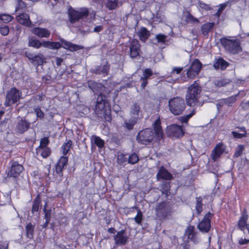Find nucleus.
Here are the masks:
<instances>
[{"instance_id": "obj_13", "label": "nucleus", "mask_w": 249, "mask_h": 249, "mask_svg": "<svg viewBox=\"0 0 249 249\" xmlns=\"http://www.w3.org/2000/svg\"><path fill=\"white\" fill-rule=\"evenodd\" d=\"M167 134L172 137L179 138L183 135L184 132L180 126L173 124L167 127Z\"/></svg>"}, {"instance_id": "obj_62", "label": "nucleus", "mask_w": 249, "mask_h": 249, "mask_svg": "<svg viewBox=\"0 0 249 249\" xmlns=\"http://www.w3.org/2000/svg\"><path fill=\"white\" fill-rule=\"evenodd\" d=\"M227 6V4L226 3H223V4H221L219 6V8L218 9V10L222 12L224 9L225 8V7H226Z\"/></svg>"}, {"instance_id": "obj_44", "label": "nucleus", "mask_w": 249, "mask_h": 249, "mask_svg": "<svg viewBox=\"0 0 249 249\" xmlns=\"http://www.w3.org/2000/svg\"><path fill=\"white\" fill-rule=\"evenodd\" d=\"M152 75V71L150 69H146L143 72L142 76L141 79H147L150 76Z\"/></svg>"}, {"instance_id": "obj_32", "label": "nucleus", "mask_w": 249, "mask_h": 249, "mask_svg": "<svg viewBox=\"0 0 249 249\" xmlns=\"http://www.w3.org/2000/svg\"><path fill=\"white\" fill-rule=\"evenodd\" d=\"M36 153L37 154H40L42 157L45 158L50 155L51 151L49 147H37L36 148Z\"/></svg>"}, {"instance_id": "obj_31", "label": "nucleus", "mask_w": 249, "mask_h": 249, "mask_svg": "<svg viewBox=\"0 0 249 249\" xmlns=\"http://www.w3.org/2000/svg\"><path fill=\"white\" fill-rule=\"evenodd\" d=\"M91 141L100 148L103 147L104 146V141L98 136L92 135L91 137Z\"/></svg>"}, {"instance_id": "obj_11", "label": "nucleus", "mask_w": 249, "mask_h": 249, "mask_svg": "<svg viewBox=\"0 0 249 249\" xmlns=\"http://www.w3.org/2000/svg\"><path fill=\"white\" fill-rule=\"evenodd\" d=\"M213 214L209 212L207 213L202 220L198 224L197 228L202 232H208L211 228V220Z\"/></svg>"}, {"instance_id": "obj_8", "label": "nucleus", "mask_w": 249, "mask_h": 249, "mask_svg": "<svg viewBox=\"0 0 249 249\" xmlns=\"http://www.w3.org/2000/svg\"><path fill=\"white\" fill-rule=\"evenodd\" d=\"M222 46L231 53L235 54L241 51L239 40L223 38L221 40Z\"/></svg>"}, {"instance_id": "obj_47", "label": "nucleus", "mask_w": 249, "mask_h": 249, "mask_svg": "<svg viewBox=\"0 0 249 249\" xmlns=\"http://www.w3.org/2000/svg\"><path fill=\"white\" fill-rule=\"evenodd\" d=\"M40 205V201L38 200L37 198L35 199L33 202V205L32 207V212L33 213L37 212Z\"/></svg>"}, {"instance_id": "obj_30", "label": "nucleus", "mask_w": 249, "mask_h": 249, "mask_svg": "<svg viewBox=\"0 0 249 249\" xmlns=\"http://www.w3.org/2000/svg\"><path fill=\"white\" fill-rule=\"evenodd\" d=\"M238 128L242 133H240L235 131H232L231 134L233 137L236 139H242L244 137H245L247 135V131L246 130L245 127L243 126L239 127Z\"/></svg>"}, {"instance_id": "obj_48", "label": "nucleus", "mask_w": 249, "mask_h": 249, "mask_svg": "<svg viewBox=\"0 0 249 249\" xmlns=\"http://www.w3.org/2000/svg\"><path fill=\"white\" fill-rule=\"evenodd\" d=\"M49 141L47 137H44L40 142V145L38 147L44 148L47 147V145L48 144Z\"/></svg>"}, {"instance_id": "obj_29", "label": "nucleus", "mask_w": 249, "mask_h": 249, "mask_svg": "<svg viewBox=\"0 0 249 249\" xmlns=\"http://www.w3.org/2000/svg\"><path fill=\"white\" fill-rule=\"evenodd\" d=\"M237 95L231 96L228 98L221 100L220 103L227 105L228 106H231L235 102L237 99Z\"/></svg>"}, {"instance_id": "obj_37", "label": "nucleus", "mask_w": 249, "mask_h": 249, "mask_svg": "<svg viewBox=\"0 0 249 249\" xmlns=\"http://www.w3.org/2000/svg\"><path fill=\"white\" fill-rule=\"evenodd\" d=\"M72 142L71 141H69L66 143H65L62 146V152L63 155H66L70 149Z\"/></svg>"}, {"instance_id": "obj_17", "label": "nucleus", "mask_w": 249, "mask_h": 249, "mask_svg": "<svg viewBox=\"0 0 249 249\" xmlns=\"http://www.w3.org/2000/svg\"><path fill=\"white\" fill-rule=\"evenodd\" d=\"M185 233L188 239L194 244H197L199 242L200 239L198 237L197 232L195 231L194 226H189L187 227Z\"/></svg>"}, {"instance_id": "obj_51", "label": "nucleus", "mask_w": 249, "mask_h": 249, "mask_svg": "<svg viewBox=\"0 0 249 249\" xmlns=\"http://www.w3.org/2000/svg\"><path fill=\"white\" fill-rule=\"evenodd\" d=\"M34 109L37 117L40 119L43 118L44 114L43 112L41 110L40 107H36Z\"/></svg>"}, {"instance_id": "obj_42", "label": "nucleus", "mask_w": 249, "mask_h": 249, "mask_svg": "<svg viewBox=\"0 0 249 249\" xmlns=\"http://www.w3.org/2000/svg\"><path fill=\"white\" fill-rule=\"evenodd\" d=\"M244 149V146L243 145H239L236 148L235 152L234 154V157L237 158L241 155Z\"/></svg>"}, {"instance_id": "obj_58", "label": "nucleus", "mask_w": 249, "mask_h": 249, "mask_svg": "<svg viewBox=\"0 0 249 249\" xmlns=\"http://www.w3.org/2000/svg\"><path fill=\"white\" fill-rule=\"evenodd\" d=\"M45 97V94L42 93H39L36 96V100L41 101L44 99Z\"/></svg>"}, {"instance_id": "obj_20", "label": "nucleus", "mask_w": 249, "mask_h": 249, "mask_svg": "<svg viewBox=\"0 0 249 249\" xmlns=\"http://www.w3.org/2000/svg\"><path fill=\"white\" fill-rule=\"evenodd\" d=\"M67 162L68 158L64 156L61 157L58 161L55 166V171L59 176H62V170L66 165Z\"/></svg>"}, {"instance_id": "obj_5", "label": "nucleus", "mask_w": 249, "mask_h": 249, "mask_svg": "<svg viewBox=\"0 0 249 249\" xmlns=\"http://www.w3.org/2000/svg\"><path fill=\"white\" fill-rule=\"evenodd\" d=\"M89 87L95 94L99 95L97 99V103L95 106L96 111H102L105 107V97L103 96L101 92L103 88V85L101 83H96L93 81L89 82Z\"/></svg>"}, {"instance_id": "obj_57", "label": "nucleus", "mask_w": 249, "mask_h": 249, "mask_svg": "<svg viewBox=\"0 0 249 249\" xmlns=\"http://www.w3.org/2000/svg\"><path fill=\"white\" fill-rule=\"evenodd\" d=\"M35 55H35L34 54H33L32 53H29V52H26L25 53V56L28 58V59L31 62H33Z\"/></svg>"}, {"instance_id": "obj_45", "label": "nucleus", "mask_w": 249, "mask_h": 249, "mask_svg": "<svg viewBox=\"0 0 249 249\" xmlns=\"http://www.w3.org/2000/svg\"><path fill=\"white\" fill-rule=\"evenodd\" d=\"M139 160L138 156L136 154L131 155L128 158V162L134 164L138 162Z\"/></svg>"}, {"instance_id": "obj_52", "label": "nucleus", "mask_w": 249, "mask_h": 249, "mask_svg": "<svg viewBox=\"0 0 249 249\" xmlns=\"http://www.w3.org/2000/svg\"><path fill=\"white\" fill-rule=\"evenodd\" d=\"M195 114L194 110L193 111L192 113L186 115L185 116L182 117L180 118V121L182 123H187L188 120Z\"/></svg>"}, {"instance_id": "obj_53", "label": "nucleus", "mask_w": 249, "mask_h": 249, "mask_svg": "<svg viewBox=\"0 0 249 249\" xmlns=\"http://www.w3.org/2000/svg\"><path fill=\"white\" fill-rule=\"evenodd\" d=\"M198 4L199 8L202 9H204L206 11H208L211 9V8L209 5L205 4L203 2H199Z\"/></svg>"}, {"instance_id": "obj_40", "label": "nucleus", "mask_w": 249, "mask_h": 249, "mask_svg": "<svg viewBox=\"0 0 249 249\" xmlns=\"http://www.w3.org/2000/svg\"><path fill=\"white\" fill-rule=\"evenodd\" d=\"M202 199L197 198L196 203V210L198 214H200L202 211Z\"/></svg>"}, {"instance_id": "obj_43", "label": "nucleus", "mask_w": 249, "mask_h": 249, "mask_svg": "<svg viewBox=\"0 0 249 249\" xmlns=\"http://www.w3.org/2000/svg\"><path fill=\"white\" fill-rule=\"evenodd\" d=\"M170 186L169 183L168 182L163 183L161 187V192L163 194L168 196V193H170Z\"/></svg>"}, {"instance_id": "obj_3", "label": "nucleus", "mask_w": 249, "mask_h": 249, "mask_svg": "<svg viewBox=\"0 0 249 249\" xmlns=\"http://www.w3.org/2000/svg\"><path fill=\"white\" fill-rule=\"evenodd\" d=\"M200 92L201 88L196 82L191 85L188 88L186 97L188 105L194 106L196 105L201 106L202 105L198 101Z\"/></svg>"}, {"instance_id": "obj_16", "label": "nucleus", "mask_w": 249, "mask_h": 249, "mask_svg": "<svg viewBox=\"0 0 249 249\" xmlns=\"http://www.w3.org/2000/svg\"><path fill=\"white\" fill-rule=\"evenodd\" d=\"M115 243L117 246H122L126 244L128 240V237L126 235L124 230H121L118 231L114 236Z\"/></svg>"}, {"instance_id": "obj_59", "label": "nucleus", "mask_w": 249, "mask_h": 249, "mask_svg": "<svg viewBox=\"0 0 249 249\" xmlns=\"http://www.w3.org/2000/svg\"><path fill=\"white\" fill-rule=\"evenodd\" d=\"M58 0H48L47 2L50 5H52L53 6L55 5Z\"/></svg>"}, {"instance_id": "obj_49", "label": "nucleus", "mask_w": 249, "mask_h": 249, "mask_svg": "<svg viewBox=\"0 0 249 249\" xmlns=\"http://www.w3.org/2000/svg\"><path fill=\"white\" fill-rule=\"evenodd\" d=\"M0 32L2 36H7L9 32V29L8 26L2 25L0 28Z\"/></svg>"}, {"instance_id": "obj_50", "label": "nucleus", "mask_w": 249, "mask_h": 249, "mask_svg": "<svg viewBox=\"0 0 249 249\" xmlns=\"http://www.w3.org/2000/svg\"><path fill=\"white\" fill-rule=\"evenodd\" d=\"M166 37V36L163 34H159L156 35V38L159 43H164Z\"/></svg>"}, {"instance_id": "obj_35", "label": "nucleus", "mask_w": 249, "mask_h": 249, "mask_svg": "<svg viewBox=\"0 0 249 249\" xmlns=\"http://www.w3.org/2000/svg\"><path fill=\"white\" fill-rule=\"evenodd\" d=\"M44 211L45 213V219L46 220L45 223L44 224L43 227H46L50 222L51 217V209L46 210L45 208H44Z\"/></svg>"}, {"instance_id": "obj_6", "label": "nucleus", "mask_w": 249, "mask_h": 249, "mask_svg": "<svg viewBox=\"0 0 249 249\" xmlns=\"http://www.w3.org/2000/svg\"><path fill=\"white\" fill-rule=\"evenodd\" d=\"M69 19L72 24L76 22L80 19L87 18L89 11L86 8H81L75 10L70 6L68 10Z\"/></svg>"}, {"instance_id": "obj_1", "label": "nucleus", "mask_w": 249, "mask_h": 249, "mask_svg": "<svg viewBox=\"0 0 249 249\" xmlns=\"http://www.w3.org/2000/svg\"><path fill=\"white\" fill-rule=\"evenodd\" d=\"M160 117L158 118L153 124L154 132L151 128H146L139 132L137 140L142 144H147L154 139L160 140L162 137L163 132L160 125Z\"/></svg>"}, {"instance_id": "obj_14", "label": "nucleus", "mask_w": 249, "mask_h": 249, "mask_svg": "<svg viewBox=\"0 0 249 249\" xmlns=\"http://www.w3.org/2000/svg\"><path fill=\"white\" fill-rule=\"evenodd\" d=\"M226 146L222 142L217 143L212 150L211 157L214 161H216L224 153Z\"/></svg>"}, {"instance_id": "obj_34", "label": "nucleus", "mask_w": 249, "mask_h": 249, "mask_svg": "<svg viewBox=\"0 0 249 249\" xmlns=\"http://www.w3.org/2000/svg\"><path fill=\"white\" fill-rule=\"evenodd\" d=\"M44 61L45 60L43 55L38 54L35 55L34 59L32 63H34L35 64H37V65H41L43 64Z\"/></svg>"}, {"instance_id": "obj_46", "label": "nucleus", "mask_w": 249, "mask_h": 249, "mask_svg": "<svg viewBox=\"0 0 249 249\" xmlns=\"http://www.w3.org/2000/svg\"><path fill=\"white\" fill-rule=\"evenodd\" d=\"M17 4L16 11H18L20 9L23 8L25 7V3L22 0H15Z\"/></svg>"}, {"instance_id": "obj_18", "label": "nucleus", "mask_w": 249, "mask_h": 249, "mask_svg": "<svg viewBox=\"0 0 249 249\" xmlns=\"http://www.w3.org/2000/svg\"><path fill=\"white\" fill-rule=\"evenodd\" d=\"M31 32L40 38H48L51 34L49 30L41 27H35L31 29Z\"/></svg>"}, {"instance_id": "obj_25", "label": "nucleus", "mask_w": 249, "mask_h": 249, "mask_svg": "<svg viewBox=\"0 0 249 249\" xmlns=\"http://www.w3.org/2000/svg\"><path fill=\"white\" fill-rule=\"evenodd\" d=\"M28 46L36 49H39L42 46V44L41 42L35 37L29 36L28 37Z\"/></svg>"}, {"instance_id": "obj_15", "label": "nucleus", "mask_w": 249, "mask_h": 249, "mask_svg": "<svg viewBox=\"0 0 249 249\" xmlns=\"http://www.w3.org/2000/svg\"><path fill=\"white\" fill-rule=\"evenodd\" d=\"M23 170V166L19 164L17 161H13L11 163L10 169L8 172V175L16 178L18 177Z\"/></svg>"}, {"instance_id": "obj_24", "label": "nucleus", "mask_w": 249, "mask_h": 249, "mask_svg": "<svg viewBox=\"0 0 249 249\" xmlns=\"http://www.w3.org/2000/svg\"><path fill=\"white\" fill-rule=\"evenodd\" d=\"M229 64L221 58L215 59L213 63V67L216 69H220L221 70L225 69L228 66Z\"/></svg>"}, {"instance_id": "obj_9", "label": "nucleus", "mask_w": 249, "mask_h": 249, "mask_svg": "<svg viewBox=\"0 0 249 249\" xmlns=\"http://www.w3.org/2000/svg\"><path fill=\"white\" fill-rule=\"evenodd\" d=\"M156 214L160 220L166 219L169 215L170 208L167 203L165 202H162L158 203L155 208Z\"/></svg>"}, {"instance_id": "obj_54", "label": "nucleus", "mask_w": 249, "mask_h": 249, "mask_svg": "<svg viewBox=\"0 0 249 249\" xmlns=\"http://www.w3.org/2000/svg\"><path fill=\"white\" fill-rule=\"evenodd\" d=\"M183 70L182 67H175L173 69L171 72V76L173 77L175 73L178 74Z\"/></svg>"}, {"instance_id": "obj_41", "label": "nucleus", "mask_w": 249, "mask_h": 249, "mask_svg": "<svg viewBox=\"0 0 249 249\" xmlns=\"http://www.w3.org/2000/svg\"><path fill=\"white\" fill-rule=\"evenodd\" d=\"M13 18V17H12L10 15L1 14L0 18V20H1L5 23H7V22L11 21Z\"/></svg>"}, {"instance_id": "obj_26", "label": "nucleus", "mask_w": 249, "mask_h": 249, "mask_svg": "<svg viewBox=\"0 0 249 249\" xmlns=\"http://www.w3.org/2000/svg\"><path fill=\"white\" fill-rule=\"evenodd\" d=\"M214 25L213 22H208L203 24L201 27L202 34L205 36H208L209 32L213 29Z\"/></svg>"}, {"instance_id": "obj_12", "label": "nucleus", "mask_w": 249, "mask_h": 249, "mask_svg": "<svg viewBox=\"0 0 249 249\" xmlns=\"http://www.w3.org/2000/svg\"><path fill=\"white\" fill-rule=\"evenodd\" d=\"M202 67V64L199 60L196 59L193 62L190 68L187 72V75L189 78H194L197 75Z\"/></svg>"}, {"instance_id": "obj_28", "label": "nucleus", "mask_w": 249, "mask_h": 249, "mask_svg": "<svg viewBox=\"0 0 249 249\" xmlns=\"http://www.w3.org/2000/svg\"><path fill=\"white\" fill-rule=\"evenodd\" d=\"M185 21L187 23L196 24L199 23V20L198 18L195 17L190 13H188L185 16Z\"/></svg>"}, {"instance_id": "obj_4", "label": "nucleus", "mask_w": 249, "mask_h": 249, "mask_svg": "<svg viewBox=\"0 0 249 249\" xmlns=\"http://www.w3.org/2000/svg\"><path fill=\"white\" fill-rule=\"evenodd\" d=\"M130 119L124 122L125 126L128 130L132 129L138 121L142 118V111L140 110L139 104L135 103L130 106Z\"/></svg>"}, {"instance_id": "obj_60", "label": "nucleus", "mask_w": 249, "mask_h": 249, "mask_svg": "<svg viewBox=\"0 0 249 249\" xmlns=\"http://www.w3.org/2000/svg\"><path fill=\"white\" fill-rule=\"evenodd\" d=\"M248 243H249V239L241 238L239 241V243L240 245H244Z\"/></svg>"}, {"instance_id": "obj_27", "label": "nucleus", "mask_w": 249, "mask_h": 249, "mask_svg": "<svg viewBox=\"0 0 249 249\" xmlns=\"http://www.w3.org/2000/svg\"><path fill=\"white\" fill-rule=\"evenodd\" d=\"M138 35L142 41H145L148 38L149 33L146 28L142 27L138 32Z\"/></svg>"}, {"instance_id": "obj_2", "label": "nucleus", "mask_w": 249, "mask_h": 249, "mask_svg": "<svg viewBox=\"0 0 249 249\" xmlns=\"http://www.w3.org/2000/svg\"><path fill=\"white\" fill-rule=\"evenodd\" d=\"M60 41L62 45L58 42H51L49 41H44L41 42V44L42 46L44 48L53 50H57L61 47L71 51H75L83 49L82 46L74 44L63 39L61 38Z\"/></svg>"}, {"instance_id": "obj_38", "label": "nucleus", "mask_w": 249, "mask_h": 249, "mask_svg": "<svg viewBox=\"0 0 249 249\" xmlns=\"http://www.w3.org/2000/svg\"><path fill=\"white\" fill-rule=\"evenodd\" d=\"M26 231L28 237L32 238L33 236L34 227L31 223L28 224L26 226Z\"/></svg>"}, {"instance_id": "obj_64", "label": "nucleus", "mask_w": 249, "mask_h": 249, "mask_svg": "<svg viewBox=\"0 0 249 249\" xmlns=\"http://www.w3.org/2000/svg\"><path fill=\"white\" fill-rule=\"evenodd\" d=\"M107 231L110 233H115L116 232V230L113 228H110L108 229Z\"/></svg>"}, {"instance_id": "obj_63", "label": "nucleus", "mask_w": 249, "mask_h": 249, "mask_svg": "<svg viewBox=\"0 0 249 249\" xmlns=\"http://www.w3.org/2000/svg\"><path fill=\"white\" fill-rule=\"evenodd\" d=\"M141 80L142 81L141 84V87H142V89H144L147 84V79H143Z\"/></svg>"}, {"instance_id": "obj_10", "label": "nucleus", "mask_w": 249, "mask_h": 249, "mask_svg": "<svg viewBox=\"0 0 249 249\" xmlns=\"http://www.w3.org/2000/svg\"><path fill=\"white\" fill-rule=\"evenodd\" d=\"M21 92L17 89L12 88L8 92L6 97L5 105L7 106L16 103L20 98Z\"/></svg>"}, {"instance_id": "obj_7", "label": "nucleus", "mask_w": 249, "mask_h": 249, "mask_svg": "<svg viewBox=\"0 0 249 249\" xmlns=\"http://www.w3.org/2000/svg\"><path fill=\"white\" fill-rule=\"evenodd\" d=\"M169 107L170 111L174 115L181 114L185 108V104L183 98H174L169 101Z\"/></svg>"}, {"instance_id": "obj_22", "label": "nucleus", "mask_w": 249, "mask_h": 249, "mask_svg": "<svg viewBox=\"0 0 249 249\" xmlns=\"http://www.w3.org/2000/svg\"><path fill=\"white\" fill-rule=\"evenodd\" d=\"M30 123L25 120L21 119L17 124L16 131L17 133H22L29 127Z\"/></svg>"}, {"instance_id": "obj_56", "label": "nucleus", "mask_w": 249, "mask_h": 249, "mask_svg": "<svg viewBox=\"0 0 249 249\" xmlns=\"http://www.w3.org/2000/svg\"><path fill=\"white\" fill-rule=\"evenodd\" d=\"M8 243L7 241H0V249H8Z\"/></svg>"}, {"instance_id": "obj_19", "label": "nucleus", "mask_w": 249, "mask_h": 249, "mask_svg": "<svg viewBox=\"0 0 249 249\" xmlns=\"http://www.w3.org/2000/svg\"><path fill=\"white\" fill-rule=\"evenodd\" d=\"M130 55L132 58H135L140 54L141 52L140 45L138 40L133 39L131 43L130 47Z\"/></svg>"}, {"instance_id": "obj_55", "label": "nucleus", "mask_w": 249, "mask_h": 249, "mask_svg": "<svg viewBox=\"0 0 249 249\" xmlns=\"http://www.w3.org/2000/svg\"><path fill=\"white\" fill-rule=\"evenodd\" d=\"M126 158L125 157V155L124 154H120L118 155L117 157V160L119 163L122 164L123 163L125 160Z\"/></svg>"}, {"instance_id": "obj_23", "label": "nucleus", "mask_w": 249, "mask_h": 249, "mask_svg": "<svg viewBox=\"0 0 249 249\" xmlns=\"http://www.w3.org/2000/svg\"><path fill=\"white\" fill-rule=\"evenodd\" d=\"M157 178L158 179L170 180L172 178V176L166 169L161 167L157 175Z\"/></svg>"}, {"instance_id": "obj_36", "label": "nucleus", "mask_w": 249, "mask_h": 249, "mask_svg": "<svg viewBox=\"0 0 249 249\" xmlns=\"http://www.w3.org/2000/svg\"><path fill=\"white\" fill-rule=\"evenodd\" d=\"M109 70V66L107 63L105 65H104L102 67H101L100 69L97 70L96 71V73L101 74L103 75H106L107 74V72Z\"/></svg>"}, {"instance_id": "obj_33", "label": "nucleus", "mask_w": 249, "mask_h": 249, "mask_svg": "<svg viewBox=\"0 0 249 249\" xmlns=\"http://www.w3.org/2000/svg\"><path fill=\"white\" fill-rule=\"evenodd\" d=\"M118 3L117 0H107L106 3V6L109 10H113L116 8Z\"/></svg>"}, {"instance_id": "obj_61", "label": "nucleus", "mask_w": 249, "mask_h": 249, "mask_svg": "<svg viewBox=\"0 0 249 249\" xmlns=\"http://www.w3.org/2000/svg\"><path fill=\"white\" fill-rule=\"evenodd\" d=\"M102 29H103L102 26L99 25V26H97L95 27H94L93 31L94 32L98 33V32L101 31L102 30Z\"/></svg>"}, {"instance_id": "obj_21", "label": "nucleus", "mask_w": 249, "mask_h": 249, "mask_svg": "<svg viewBox=\"0 0 249 249\" xmlns=\"http://www.w3.org/2000/svg\"><path fill=\"white\" fill-rule=\"evenodd\" d=\"M17 21L22 25L28 27H32L34 25L32 24L30 19L29 16L27 14H21L17 17Z\"/></svg>"}, {"instance_id": "obj_39", "label": "nucleus", "mask_w": 249, "mask_h": 249, "mask_svg": "<svg viewBox=\"0 0 249 249\" xmlns=\"http://www.w3.org/2000/svg\"><path fill=\"white\" fill-rule=\"evenodd\" d=\"M142 219V213L141 211L138 209L137 210V213L135 217L134 218V220L135 222L138 224L140 225Z\"/></svg>"}]
</instances>
